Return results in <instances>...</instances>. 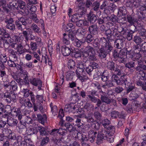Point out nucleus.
Here are the masks:
<instances>
[{"label":"nucleus","mask_w":146,"mask_h":146,"mask_svg":"<svg viewBox=\"0 0 146 146\" xmlns=\"http://www.w3.org/2000/svg\"><path fill=\"white\" fill-rule=\"evenodd\" d=\"M95 54V53L93 48L90 46H87L83 51V57H84V60H83V61L85 63H87L88 57L91 60L96 61L97 59Z\"/></svg>","instance_id":"obj_1"},{"label":"nucleus","mask_w":146,"mask_h":146,"mask_svg":"<svg viewBox=\"0 0 146 146\" xmlns=\"http://www.w3.org/2000/svg\"><path fill=\"white\" fill-rule=\"evenodd\" d=\"M29 19L26 17H18L15 23L17 28L19 30L23 31L26 26L29 24Z\"/></svg>","instance_id":"obj_2"},{"label":"nucleus","mask_w":146,"mask_h":146,"mask_svg":"<svg viewBox=\"0 0 146 146\" xmlns=\"http://www.w3.org/2000/svg\"><path fill=\"white\" fill-rule=\"evenodd\" d=\"M3 97L8 103H10L12 102L15 103L17 101V95L11 90H6L4 94Z\"/></svg>","instance_id":"obj_3"},{"label":"nucleus","mask_w":146,"mask_h":146,"mask_svg":"<svg viewBox=\"0 0 146 146\" xmlns=\"http://www.w3.org/2000/svg\"><path fill=\"white\" fill-rule=\"evenodd\" d=\"M97 132L93 130L89 131L88 134H86V133H85L84 134H83V141H87L89 139L91 143L93 142L97 135Z\"/></svg>","instance_id":"obj_4"},{"label":"nucleus","mask_w":146,"mask_h":146,"mask_svg":"<svg viewBox=\"0 0 146 146\" xmlns=\"http://www.w3.org/2000/svg\"><path fill=\"white\" fill-rule=\"evenodd\" d=\"M126 56L133 61H137L138 63L141 62V55L140 53L131 52V50L127 51L126 52Z\"/></svg>","instance_id":"obj_5"},{"label":"nucleus","mask_w":146,"mask_h":146,"mask_svg":"<svg viewBox=\"0 0 146 146\" xmlns=\"http://www.w3.org/2000/svg\"><path fill=\"white\" fill-rule=\"evenodd\" d=\"M132 28L134 29L133 30L132 29H130V32H126V29L123 27H121L122 30L121 32L123 35H125L127 40L130 41L133 39V34L137 31V29L135 25L132 26Z\"/></svg>","instance_id":"obj_6"},{"label":"nucleus","mask_w":146,"mask_h":146,"mask_svg":"<svg viewBox=\"0 0 146 146\" xmlns=\"http://www.w3.org/2000/svg\"><path fill=\"white\" fill-rule=\"evenodd\" d=\"M11 112L10 113V115L13 117H18V118L19 120H20V122L23 125L25 123H23L22 121L21 120L22 118L21 113V111L20 108H17L15 107H12V108L11 111Z\"/></svg>","instance_id":"obj_7"},{"label":"nucleus","mask_w":146,"mask_h":146,"mask_svg":"<svg viewBox=\"0 0 146 146\" xmlns=\"http://www.w3.org/2000/svg\"><path fill=\"white\" fill-rule=\"evenodd\" d=\"M84 117L87 119L88 122L92 123V126L94 128L97 130L99 129L100 126L99 123L96 120H94V119L91 116H87L83 114V117Z\"/></svg>","instance_id":"obj_8"},{"label":"nucleus","mask_w":146,"mask_h":146,"mask_svg":"<svg viewBox=\"0 0 146 146\" xmlns=\"http://www.w3.org/2000/svg\"><path fill=\"white\" fill-rule=\"evenodd\" d=\"M141 62H138V65L135 68V70L137 73L142 76L144 75L145 76V72L144 71L146 70V66L144 64H141Z\"/></svg>","instance_id":"obj_9"},{"label":"nucleus","mask_w":146,"mask_h":146,"mask_svg":"<svg viewBox=\"0 0 146 146\" xmlns=\"http://www.w3.org/2000/svg\"><path fill=\"white\" fill-rule=\"evenodd\" d=\"M115 40L114 43L116 47L118 49H121L124 47V42L125 40V38L122 36H120Z\"/></svg>","instance_id":"obj_10"},{"label":"nucleus","mask_w":146,"mask_h":146,"mask_svg":"<svg viewBox=\"0 0 146 146\" xmlns=\"http://www.w3.org/2000/svg\"><path fill=\"white\" fill-rule=\"evenodd\" d=\"M76 106L75 103H71L66 104L64 107V110L69 113H74L76 111Z\"/></svg>","instance_id":"obj_11"},{"label":"nucleus","mask_w":146,"mask_h":146,"mask_svg":"<svg viewBox=\"0 0 146 146\" xmlns=\"http://www.w3.org/2000/svg\"><path fill=\"white\" fill-rule=\"evenodd\" d=\"M126 53L123 50H121L120 51V54L118 58L116 60L120 63L124 64L126 62L125 58L126 57Z\"/></svg>","instance_id":"obj_12"},{"label":"nucleus","mask_w":146,"mask_h":146,"mask_svg":"<svg viewBox=\"0 0 146 146\" xmlns=\"http://www.w3.org/2000/svg\"><path fill=\"white\" fill-rule=\"evenodd\" d=\"M73 50L70 47L64 46L62 47L61 51L63 55L64 56H68L70 55L72 52Z\"/></svg>","instance_id":"obj_13"},{"label":"nucleus","mask_w":146,"mask_h":146,"mask_svg":"<svg viewBox=\"0 0 146 146\" xmlns=\"http://www.w3.org/2000/svg\"><path fill=\"white\" fill-rule=\"evenodd\" d=\"M141 93L139 91L138 89H135L134 91L131 93L129 95L130 98L131 100H134L138 98L140 96Z\"/></svg>","instance_id":"obj_14"},{"label":"nucleus","mask_w":146,"mask_h":146,"mask_svg":"<svg viewBox=\"0 0 146 146\" xmlns=\"http://www.w3.org/2000/svg\"><path fill=\"white\" fill-rule=\"evenodd\" d=\"M76 74L78 77L82 80V62H79L78 63L77 69L76 70Z\"/></svg>","instance_id":"obj_15"},{"label":"nucleus","mask_w":146,"mask_h":146,"mask_svg":"<svg viewBox=\"0 0 146 146\" xmlns=\"http://www.w3.org/2000/svg\"><path fill=\"white\" fill-rule=\"evenodd\" d=\"M4 63V62L0 61V67L1 69L0 70V78H1L2 79L6 77L7 75L6 72L5 70L6 68L5 66Z\"/></svg>","instance_id":"obj_16"},{"label":"nucleus","mask_w":146,"mask_h":146,"mask_svg":"<svg viewBox=\"0 0 146 146\" xmlns=\"http://www.w3.org/2000/svg\"><path fill=\"white\" fill-rule=\"evenodd\" d=\"M29 82L31 84L34 86H41L42 85L41 81L40 79L38 78H30L29 79Z\"/></svg>","instance_id":"obj_17"},{"label":"nucleus","mask_w":146,"mask_h":146,"mask_svg":"<svg viewBox=\"0 0 146 146\" xmlns=\"http://www.w3.org/2000/svg\"><path fill=\"white\" fill-rule=\"evenodd\" d=\"M6 121L7 124L11 127L17 126L18 122V121L16 119L12 117H10L9 119H7V121Z\"/></svg>","instance_id":"obj_18"},{"label":"nucleus","mask_w":146,"mask_h":146,"mask_svg":"<svg viewBox=\"0 0 146 146\" xmlns=\"http://www.w3.org/2000/svg\"><path fill=\"white\" fill-rule=\"evenodd\" d=\"M37 119L39 123L44 125L47 120L46 115L45 114H43L42 115L40 114H38L37 115Z\"/></svg>","instance_id":"obj_19"},{"label":"nucleus","mask_w":146,"mask_h":146,"mask_svg":"<svg viewBox=\"0 0 146 146\" xmlns=\"http://www.w3.org/2000/svg\"><path fill=\"white\" fill-rule=\"evenodd\" d=\"M111 42V41L108 40V44L103 47H102L105 51L106 53H107L108 54L111 52L113 49V47L110 42Z\"/></svg>","instance_id":"obj_20"},{"label":"nucleus","mask_w":146,"mask_h":146,"mask_svg":"<svg viewBox=\"0 0 146 146\" xmlns=\"http://www.w3.org/2000/svg\"><path fill=\"white\" fill-rule=\"evenodd\" d=\"M106 94L105 92H102V94L101 95V99L102 102L109 104L111 102V100L105 95Z\"/></svg>","instance_id":"obj_21"},{"label":"nucleus","mask_w":146,"mask_h":146,"mask_svg":"<svg viewBox=\"0 0 146 146\" xmlns=\"http://www.w3.org/2000/svg\"><path fill=\"white\" fill-rule=\"evenodd\" d=\"M76 9H77V12L80 13L81 16L82 15V0H77L76 2Z\"/></svg>","instance_id":"obj_22"},{"label":"nucleus","mask_w":146,"mask_h":146,"mask_svg":"<svg viewBox=\"0 0 146 146\" xmlns=\"http://www.w3.org/2000/svg\"><path fill=\"white\" fill-rule=\"evenodd\" d=\"M82 51L81 50L76 49L71 53V56L72 57H74L76 58H81L82 56Z\"/></svg>","instance_id":"obj_23"},{"label":"nucleus","mask_w":146,"mask_h":146,"mask_svg":"<svg viewBox=\"0 0 146 146\" xmlns=\"http://www.w3.org/2000/svg\"><path fill=\"white\" fill-rule=\"evenodd\" d=\"M126 18L127 19V21L130 24V25L132 26L134 25V24L135 23L137 22V19L136 18L133 17L129 15H127Z\"/></svg>","instance_id":"obj_24"},{"label":"nucleus","mask_w":146,"mask_h":146,"mask_svg":"<svg viewBox=\"0 0 146 146\" xmlns=\"http://www.w3.org/2000/svg\"><path fill=\"white\" fill-rule=\"evenodd\" d=\"M69 32L68 35V39L71 41H74L76 38V35L77 33L76 31L75 30H69Z\"/></svg>","instance_id":"obj_25"},{"label":"nucleus","mask_w":146,"mask_h":146,"mask_svg":"<svg viewBox=\"0 0 146 146\" xmlns=\"http://www.w3.org/2000/svg\"><path fill=\"white\" fill-rule=\"evenodd\" d=\"M105 34L106 36H107V38L108 41H112L114 40V38H113V35L111 30H110V29H109L105 30Z\"/></svg>","instance_id":"obj_26"},{"label":"nucleus","mask_w":146,"mask_h":146,"mask_svg":"<svg viewBox=\"0 0 146 146\" xmlns=\"http://www.w3.org/2000/svg\"><path fill=\"white\" fill-rule=\"evenodd\" d=\"M124 68V67L119 66L116 67L114 70V73L115 74L118 75H121L123 72L122 70Z\"/></svg>","instance_id":"obj_27"},{"label":"nucleus","mask_w":146,"mask_h":146,"mask_svg":"<svg viewBox=\"0 0 146 146\" xmlns=\"http://www.w3.org/2000/svg\"><path fill=\"white\" fill-rule=\"evenodd\" d=\"M98 28L96 25H93L90 26L88 29V30L91 34L93 35H96L98 33Z\"/></svg>","instance_id":"obj_28"},{"label":"nucleus","mask_w":146,"mask_h":146,"mask_svg":"<svg viewBox=\"0 0 146 146\" xmlns=\"http://www.w3.org/2000/svg\"><path fill=\"white\" fill-rule=\"evenodd\" d=\"M102 80L103 82H106L108 80L110 76L109 73L107 71H105L102 73Z\"/></svg>","instance_id":"obj_29"},{"label":"nucleus","mask_w":146,"mask_h":146,"mask_svg":"<svg viewBox=\"0 0 146 146\" xmlns=\"http://www.w3.org/2000/svg\"><path fill=\"white\" fill-rule=\"evenodd\" d=\"M28 88L23 87L21 88L22 93L23 94V96L24 97L27 98L28 97L30 94V90L27 89Z\"/></svg>","instance_id":"obj_30"},{"label":"nucleus","mask_w":146,"mask_h":146,"mask_svg":"<svg viewBox=\"0 0 146 146\" xmlns=\"http://www.w3.org/2000/svg\"><path fill=\"white\" fill-rule=\"evenodd\" d=\"M125 87L127 89L126 90L127 93H128L134 89V86L130 82H128L126 84Z\"/></svg>","instance_id":"obj_31"},{"label":"nucleus","mask_w":146,"mask_h":146,"mask_svg":"<svg viewBox=\"0 0 146 146\" xmlns=\"http://www.w3.org/2000/svg\"><path fill=\"white\" fill-rule=\"evenodd\" d=\"M132 50L133 51V52L136 53H140V52H141L140 44H139L133 45L132 47Z\"/></svg>","instance_id":"obj_32"},{"label":"nucleus","mask_w":146,"mask_h":146,"mask_svg":"<svg viewBox=\"0 0 146 146\" xmlns=\"http://www.w3.org/2000/svg\"><path fill=\"white\" fill-rule=\"evenodd\" d=\"M24 76L25 77L23 79V83L24 85V87L28 88L29 86V80L27 74H24Z\"/></svg>","instance_id":"obj_33"},{"label":"nucleus","mask_w":146,"mask_h":146,"mask_svg":"<svg viewBox=\"0 0 146 146\" xmlns=\"http://www.w3.org/2000/svg\"><path fill=\"white\" fill-rule=\"evenodd\" d=\"M106 67L108 69L112 71L114 70L115 67V63L112 61L108 62L106 65Z\"/></svg>","instance_id":"obj_34"},{"label":"nucleus","mask_w":146,"mask_h":146,"mask_svg":"<svg viewBox=\"0 0 146 146\" xmlns=\"http://www.w3.org/2000/svg\"><path fill=\"white\" fill-rule=\"evenodd\" d=\"M17 46L16 50H17V52H19L20 54L24 52L25 50L24 49H23V46L21 43L17 42Z\"/></svg>","instance_id":"obj_35"},{"label":"nucleus","mask_w":146,"mask_h":146,"mask_svg":"<svg viewBox=\"0 0 146 146\" xmlns=\"http://www.w3.org/2000/svg\"><path fill=\"white\" fill-rule=\"evenodd\" d=\"M83 66H84V69H83V72L86 71L88 73L92 71L93 69V67L92 66L90 65L86 67V64L83 63Z\"/></svg>","instance_id":"obj_36"},{"label":"nucleus","mask_w":146,"mask_h":146,"mask_svg":"<svg viewBox=\"0 0 146 146\" xmlns=\"http://www.w3.org/2000/svg\"><path fill=\"white\" fill-rule=\"evenodd\" d=\"M133 41L136 44H140L143 41V40L140 36L137 35L135 36L133 39Z\"/></svg>","instance_id":"obj_37"},{"label":"nucleus","mask_w":146,"mask_h":146,"mask_svg":"<svg viewBox=\"0 0 146 146\" xmlns=\"http://www.w3.org/2000/svg\"><path fill=\"white\" fill-rule=\"evenodd\" d=\"M127 76L126 75H123L121 76L120 79V82L119 85H123L124 84L125 85V84L129 82L127 80Z\"/></svg>","instance_id":"obj_38"},{"label":"nucleus","mask_w":146,"mask_h":146,"mask_svg":"<svg viewBox=\"0 0 146 146\" xmlns=\"http://www.w3.org/2000/svg\"><path fill=\"white\" fill-rule=\"evenodd\" d=\"M111 80L113 82H115L117 85L120 84V78L115 74H113L111 77Z\"/></svg>","instance_id":"obj_39"},{"label":"nucleus","mask_w":146,"mask_h":146,"mask_svg":"<svg viewBox=\"0 0 146 146\" xmlns=\"http://www.w3.org/2000/svg\"><path fill=\"white\" fill-rule=\"evenodd\" d=\"M99 56L101 58H104L106 57L107 54L105 51L101 48L99 50Z\"/></svg>","instance_id":"obj_40"},{"label":"nucleus","mask_w":146,"mask_h":146,"mask_svg":"<svg viewBox=\"0 0 146 146\" xmlns=\"http://www.w3.org/2000/svg\"><path fill=\"white\" fill-rule=\"evenodd\" d=\"M38 129L39 131L40 135L44 136L46 135L47 134L46 129L43 127H38Z\"/></svg>","instance_id":"obj_41"},{"label":"nucleus","mask_w":146,"mask_h":146,"mask_svg":"<svg viewBox=\"0 0 146 146\" xmlns=\"http://www.w3.org/2000/svg\"><path fill=\"white\" fill-rule=\"evenodd\" d=\"M31 28L34 32L37 33L39 34L41 31V29L35 24H33L31 26Z\"/></svg>","instance_id":"obj_42"},{"label":"nucleus","mask_w":146,"mask_h":146,"mask_svg":"<svg viewBox=\"0 0 146 146\" xmlns=\"http://www.w3.org/2000/svg\"><path fill=\"white\" fill-rule=\"evenodd\" d=\"M10 86L13 91H16L17 90L18 84L15 81L13 80L10 82Z\"/></svg>","instance_id":"obj_43"},{"label":"nucleus","mask_w":146,"mask_h":146,"mask_svg":"<svg viewBox=\"0 0 146 146\" xmlns=\"http://www.w3.org/2000/svg\"><path fill=\"white\" fill-rule=\"evenodd\" d=\"M142 5L141 0H133V8H137L140 5Z\"/></svg>","instance_id":"obj_44"},{"label":"nucleus","mask_w":146,"mask_h":146,"mask_svg":"<svg viewBox=\"0 0 146 146\" xmlns=\"http://www.w3.org/2000/svg\"><path fill=\"white\" fill-rule=\"evenodd\" d=\"M101 136L103 137L104 139L105 140L108 136H109L110 133L108 131H106L105 130H103L101 132L99 133Z\"/></svg>","instance_id":"obj_45"},{"label":"nucleus","mask_w":146,"mask_h":146,"mask_svg":"<svg viewBox=\"0 0 146 146\" xmlns=\"http://www.w3.org/2000/svg\"><path fill=\"white\" fill-rule=\"evenodd\" d=\"M75 65V63L72 60L70 59L69 60L68 63V65L69 69H72L74 68Z\"/></svg>","instance_id":"obj_46"},{"label":"nucleus","mask_w":146,"mask_h":146,"mask_svg":"<svg viewBox=\"0 0 146 146\" xmlns=\"http://www.w3.org/2000/svg\"><path fill=\"white\" fill-rule=\"evenodd\" d=\"M136 83L138 86H141L143 90L146 91V84H145L144 82L139 80Z\"/></svg>","instance_id":"obj_47"},{"label":"nucleus","mask_w":146,"mask_h":146,"mask_svg":"<svg viewBox=\"0 0 146 146\" xmlns=\"http://www.w3.org/2000/svg\"><path fill=\"white\" fill-rule=\"evenodd\" d=\"M91 23H94L96 20V17L94 14H90V15L87 16Z\"/></svg>","instance_id":"obj_48"},{"label":"nucleus","mask_w":146,"mask_h":146,"mask_svg":"<svg viewBox=\"0 0 146 146\" xmlns=\"http://www.w3.org/2000/svg\"><path fill=\"white\" fill-rule=\"evenodd\" d=\"M18 2L17 3H10L9 4V7H10V9H16L17 10H19L18 9Z\"/></svg>","instance_id":"obj_49"},{"label":"nucleus","mask_w":146,"mask_h":146,"mask_svg":"<svg viewBox=\"0 0 146 146\" xmlns=\"http://www.w3.org/2000/svg\"><path fill=\"white\" fill-rule=\"evenodd\" d=\"M135 66V63L132 61L129 62L125 64V67L129 69L134 68Z\"/></svg>","instance_id":"obj_50"},{"label":"nucleus","mask_w":146,"mask_h":146,"mask_svg":"<svg viewBox=\"0 0 146 146\" xmlns=\"http://www.w3.org/2000/svg\"><path fill=\"white\" fill-rule=\"evenodd\" d=\"M118 13H120L122 15H125L127 13L125 7L124 6L120 7L119 9Z\"/></svg>","instance_id":"obj_51"},{"label":"nucleus","mask_w":146,"mask_h":146,"mask_svg":"<svg viewBox=\"0 0 146 146\" xmlns=\"http://www.w3.org/2000/svg\"><path fill=\"white\" fill-rule=\"evenodd\" d=\"M111 25V26H110L109 28L111 30L112 33H114L117 32V27L116 26L113 25V24L111 23H109Z\"/></svg>","instance_id":"obj_52"},{"label":"nucleus","mask_w":146,"mask_h":146,"mask_svg":"<svg viewBox=\"0 0 146 146\" xmlns=\"http://www.w3.org/2000/svg\"><path fill=\"white\" fill-rule=\"evenodd\" d=\"M93 6L94 7L93 9L94 11H97L100 8V3L98 1H95L93 3Z\"/></svg>","instance_id":"obj_53"},{"label":"nucleus","mask_w":146,"mask_h":146,"mask_svg":"<svg viewBox=\"0 0 146 146\" xmlns=\"http://www.w3.org/2000/svg\"><path fill=\"white\" fill-rule=\"evenodd\" d=\"M26 4L23 1H19L18 2V9L19 8L23 10L25 7Z\"/></svg>","instance_id":"obj_54"},{"label":"nucleus","mask_w":146,"mask_h":146,"mask_svg":"<svg viewBox=\"0 0 146 146\" xmlns=\"http://www.w3.org/2000/svg\"><path fill=\"white\" fill-rule=\"evenodd\" d=\"M96 136V143L98 145L100 144L102 142L103 140L104 139L99 133Z\"/></svg>","instance_id":"obj_55"},{"label":"nucleus","mask_w":146,"mask_h":146,"mask_svg":"<svg viewBox=\"0 0 146 146\" xmlns=\"http://www.w3.org/2000/svg\"><path fill=\"white\" fill-rule=\"evenodd\" d=\"M63 42L66 44H69L70 43L68 39V35H67L65 33L63 34Z\"/></svg>","instance_id":"obj_56"},{"label":"nucleus","mask_w":146,"mask_h":146,"mask_svg":"<svg viewBox=\"0 0 146 146\" xmlns=\"http://www.w3.org/2000/svg\"><path fill=\"white\" fill-rule=\"evenodd\" d=\"M101 123L104 127L105 128H106V127H107L109 125V124L110 123V121L108 119H105L103 120L102 121Z\"/></svg>","instance_id":"obj_57"},{"label":"nucleus","mask_w":146,"mask_h":146,"mask_svg":"<svg viewBox=\"0 0 146 146\" xmlns=\"http://www.w3.org/2000/svg\"><path fill=\"white\" fill-rule=\"evenodd\" d=\"M112 82L110 81H107L105 84L102 86V87L105 88H106V87L109 88L113 86L114 85Z\"/></svg>","instance_id":"obj_58"},{"label":"nucleus","mask_w":146,"mask_h":146,"mask_svg":"<svg viewBox=\"0 0 146 146\" xmlns=\"http://www.w3.org/2000/svg\"><path fill=\"white\" fill-rule=\"evenodd\" d=\"M94 40L93 37L91 35H88L86 38V39H85V41L84 42L85 43L86 42L88 43H89L92 42Z\"/></svg>","instance_id":"obj_59"},{"label":"nucleus","mask_w":146,"mask_h":146,"mask_svg":"<svg viewBox=\"0 0 146 146\" xmlns=\"http://www.w3.org/2000/svg\"><path fill=\"white\" fill-rule=\"evenodd\" d=\"M90 128V125L88 124L86 125L83 127V134H84V133H86V134H88V132Z\"/></svg>","instance_id":"obj_60"},{"label":"nucleus","mask_w":146,"mask_h":146,"mask_svg":"<svg viewBox=\"0 0 146 146\" xmlns=\"http://www.w3.org/2000/svg\"><path fill=\"white\" fill-rule=\"evenodd\" d=\"M6 28L11 30L13 31L15 29V26L14 24L13 23L9 24H6Z\"/></svg>","instance_id":"obj_61"},{"label":"nucleus","mask_w":146,"mask_h":146,"mask_svg":"<svg viewBox=\"0 0 146 146\" xmlns=\"http://www.w3.org/2000/svg\"><path fill=\"white\" fill-rule=\"evenodd\" d=\"M139 44L141 52H146V42H144Z\"/></svg>","instance_id":"obj_62"},{"label":"nucleus","mask_w":146,"mask_h":146,"mask_svg":"<svg viewBox=\"0 0 146 146\" xmlns=\"http://www.w3.org/2000/svg\"><path fill=\"white\" fill-rule=\"evenodd\" d=\"M100 44L102 45V47H103L104 46L108 43V40L107 41L106 39L103 37L102 38L100 42Z\"/></svg>","instance_id":"obj_63"},{"label":"nucleus","mask_w":146,"mask_h":146,"mask_svg":"<svg viewBox=\"0 0 146 146\" xmlns=\"http://www.w3.org/2000/svg\"><path fill=\"white\" fill-rule=\"evenodd\" d=\"M12 108V107H11L10 105H6L5 107L4 112H6L8 114L10 115V113L11 112Z\"/></svg>","instance_id":"obj_64"}]
</instances>
